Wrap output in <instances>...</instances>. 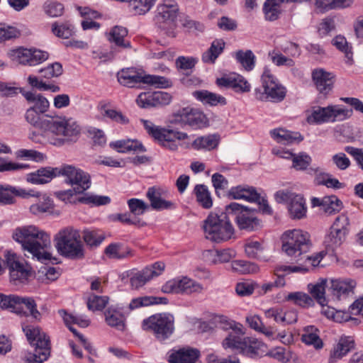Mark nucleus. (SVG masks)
I'll list each match as a JSON object with an SVG mask.
<instances>
[{
    "mask_svg": "<svg viewBox=\"0 0 363 363\" xmlns=\"http://www.w3.org/2000/svg\"><path fill=\"white\" fill-rule=\"evenodd\" d=\"M30 107L26 110V121L32 126L43 131L50 144L60 146L66 142L76 140L80 127L72 118H52L45 116L48 111V100L35 91L18 89Z\"/></svg>",
    "mask_w": 363,
    "mask_h": 363,
    "instance_id": "1",
    "label": "nucleus"
},
{
    "mask_svg": "<svg viewBox=\"0 0 363 363\" xmlns=\"http://www.w3.org/2000/svg\"><path fill=\"white\" fill-rule=\"evenodd\" d=\"M13 238L38 260L44 262L51 259V254L46 251L51 245L50 237L35 226L27 225L16 228Z\"/></svg>",
    "mask_w": 363,
    "mask_h": 363,
    "instance_id": "2",
    "label": "nucleus"
},
{
    "mask_svg": "<svg viewBox=\"0 0 363 363\" xmlns=\"http://www.w3.org/2000/svg\"><path fill=\"white\" fill-rule=\"evenodd\" d=\"M202 228L205 238L217 243L229 240L235 233L230 216L227 215L225 210L220 215L210 213L203 220Z\"/></svg>",
    "mask_w": 363,
    "mask_h": 363,
    "instance_id": "3",
    "label": "nucleus"
},
{
    "mask_svg": "<svg viewBox=\"0 0 363 363\" xmlns=\"http://www.w3.org/2000/svg\"><path fill=\"white\" fill-rule=\"evenodd\" d=\"M54 242L60 255L72 259L84 257V248L79 232L72 227L60 230L55 235Z\"/></svg>",
    "mask_w": 363,
    "mask_h": 363,
    "instance_id": "4",
    "label": "nucleus"
},
{
    "mask_svg": "<svg viewBox=\"0 0 363 363\" xmlns=\"http://www.w3.org/2000/svg\"><path fill=\"white\" fill-rule=\"evenodd\" d=\"M282 251L289 257L291 264L298 263L310 248L308 233L300 229L289 230L281 236Z\"/></svg>",
    "mask_w": 363,
    "mask_h": 363,
    "instance_id": "5",
    "label": "nucleus"
},
{
    "mask_svg": "<svg viewBox=\"0 0 363 363\" xmlns=\"http://www.w3.org/2000/svg\"><path fill=\"white\" fill-rule=\"evenodd\" d=\"M23 330L29 343L35 347L33 353L25 356V361L27 363H43L50 354V337L38 326L26 325Z\"/></svg>",
    "mask_w": 363,
    "mask_h": 363,
    "instance_id": "6",
    "label": "nucleus"
},
{
    "mask_svg": "<svg viewBox=\"0 0 363 363\" xmlns=\"http://www.w3.org/2000/svg\"><path fill=\"white\" fill-rule=\"evenodd\" d=\"M141 121L150 135L162 147L172 151H175L178 148L177 140H184L189 138L186 133L156 126L147 120H141Z\"/></svg>",
    "mask_w": 363,
    "mask_h": 363,
    "instance_id": "7",
    "label": "nucleus"
},
{
    "mask_svg": "<svg viewBox=\"0 0 363 363\" xmlns=\"http://www.w3.org/2000/svg\"><path fill=\"white\" fill-rule=\"evenodd\" d=\"M143 328L153 333L159 341L170 337L174 331V319L168 313H157L143 321Z\"/></svg>",
    "mask_w": 363,
    "mask_h": 363,
    "instance_id": "8",
    "label": "nucleus"
},
{
    "mask_svg": "<svg viewBox=\"0 0 363 363\" xmlns=\"http://www.w3.org/2000/svg\"><path fill=\"white\" fill-rule=\"evenodd\" d=\"M172 122L194 130L204 129L210 125L208 116L201 109L191 107H185L174 113Z\"/></svg>",
    "mask_w": 363,
    "mask_h": 363,
    "instance_id": "9",
    "label": "nucleus"
},
{
    "mask_svg": "<svg viewBox=\"0 0 363 363\" xmlns=\"http://www.w3.org/2000/svg\"><path fill=\"white\" fill-rule=\"evenodd\" d=\"M264 91L255 90L256 98L262 101L280 102L286 96V89L279 83L277 79L269 69H265L262 75Z\"/></svg>",
    "mask_w": 363,
    "mask_h": 363,
    "instance_id": "10",
    "label": "nucleus"
},
{
    "mask_svg": "<svg viewBox=\"0 0 363 363\" xmlns=\"http://www.w3.org/2000/svg\"><path fill=\"white\" fill-rule=\"evenodd\" d=\"M225 211L230 219L234 218L240 230L252 231L260 227L259 220L255 216L254 210L232 202L225 206Z\"/></svg>",
    "mask_w": 363,
    "mask_h": 363,
    "instance_id": "11",
    "label": "nucleus"
},
{
    "mask_svg": "<svg viewBox=\"0 0 363 363\" xmlns=\"http://www.w3.org/2000/svg\"><path fill=\"white\" fill-rule=\"evenodd\" d=\"M352 110L342 108L338 105H332L327 107L318 106L315 108L308 117L310 123H323L327 122L342 121L349 118Z\"/></svg>",
    "mask_w": 363,
    "mask_h": 363,
    "instance_id": "12",
    "label": "nucleus"
},
{
    "mask_svg": "<svg viewBox=\"0 0 363 363\" xmlns=\"http://www.w3.org/2000/svg\"><path fill=\"white\" fill-rule=\"evenodd\" d=\"M61 176L66 178V183L73 187L76 194H83L91 184L89 174L74 165H62Z\"/></svg>",
    "mask_w": 363,
    "mask_h": 363,
    "instance_id": "13",
    "label": "nucleus"
},
{
    "mask_svg": "<svg viewBox=\"0 0 363 363\" xmlns=\"http://www.w3.org/2000/svg\"><path fill=\"white\" fill-rule=\"evenodd\" d=\"M275 200L279 203H287L290 216L301 219L306 216L307 208L303 197L287 189L279 190L274 194Z\"/></svg>",
    "mask_w": 363,
    "mask_h": 363,
    "instance_id": "14",
    "label": "nucleus"
},
{
    "mask_svg": "<svg viewBox=\"0 0 363 363\" xmlns=\"http://www.w3.org/2000/svg\"><path fill=\"white\" fill-rule=\"evenodd\" d=\"M225 349L230 348L246 353L250 356L258 354L263 344L254 338L244 337L243 335H228L222 342Z\"/></svg>",
    "mask_w": 363,
    "mask_h": 363,
    "instance_id": "15",
    "label": "nucleus"
},
{
    "mask_svg": "<svg viewBox=\"0 0 363 363\" xmlns=\"http://www.w3.org/2000/svg\"><path fill=\"white\" fill-rule=\"evenodd\" d=\"M203 290L201 284L187 277L171 279L162 286V291L165 294H199Z\"/></svg>",
    "mask_w": 363,
    "mask_h": 363,
    "instance_id": "16",
    "label": "nucleus"
},
{
    "mask_svg": "<svg viewBox=\"0 0 363 363\" xmlns=\"http://www.w3.org/2000/svg\"><path fill=\"white\" fill-rule=\"evenodd\" d=\"M179 12L178 5L172 0H165L157 8L156 21L158 23H168L170 30L167 32L169 36L174 37V21L177 19Z\"/></svg>",
    "mask_w": 363,
    "mask_h": 363,
    "instance_id": "17",
    "label": "nucleus"
},
{
    "mask_svg": "<svg viewBox=\"0 0 363 363\" xmlns=\"http://www.w3.org/2000/svg\"><path fill=\"white\" fill-rule=\"evenodd\" d=\"M13 57L21 65L35 66L47 60L49 54L38 49L18 48L13 51Z\"/></svg>",
    "mask_w": 363,
    "mask_h": 363,
    "instance_id": "18",
    "label": "nucleus"
},
{
    "mask_svg": "<svg viewBox=\"0 0 363 363\" xmlns=\"http://www.w3.org/2000/svg\"><path fill=\"white\" fill-rule=\"evenodd\" d=\"M61 176V167H46L29 173L26 175V181L33 184H44L49 183L53 178Z\"/></svg>",
    "mask_w": 363,
    "mask_h": 363,
    "instance_id": "19",
    "label": "nucleus"
},
{
    "mask_svg": "<svg viewBox=\"0 0 363 363\" xmlns=\"http://www.w3.org/2000/svg\"><path fill=\"white\" fill-rule=\"evenodd\" d=\"M354 340L351 336L342 335L334 345L328 359L329 363H335L354 348Z\"/></svg>",
    "mask_w": 363,
    "mask_h": 363,
    "instance_id": "20",
    "label": "nucleus"
},
{
    "mask_svg": "<svg viewBox=\"0 0 363 363\" xmlns=\"http://www.w3.org/2000/svg\"><path fill=\"white\" fill-rule=\"evenodd\" d=\"M164 191L158 187L152 186L147 189L146 196L149 200L150 206L155 211H163L175 208V203L166 200L163 196Z\"/></svg>",
    "mask_w": 363,
    "mask_h": 363,
    "instance_id": "21",
    "label": "nucleus"
},
{
    "mask_svg": "<svg viewBox=\"0 0 363 363\" xmlns=\"http://www.w3.org/2000/svg\"><path fill=\"white\" fill-rule=\"evenodd\" d=\"M312 79L320 93L327 94L333 89L335 82L333 73L323 69H315L312 72Z\"/></svg>",
    "mask_w": 363,
    "mask_h": 363,
    "instance_id": "22",
    "label": "nucleus"
},
{
    "mask_svg": "<svg viewBox=\"0 0 363 363\" xmlns=\"http://www.w3.org/2000/svg\"><path fill=\"white\" fill-rule=\"evenodd\" d=\"M128 30L122 26H114L109 33L108 40L113 43L116 48L112 47V54L131 48L130 41L126 39Z\"/></svg>",
    "mask_w": 363,
    "mask_h": 363,
    "instance_id": "23",
    "label": "nucleus"
},
{
    "mask_svg": "<svg viewBox=\"0 0 363 363\" xmlns=\"http://www.w3.org/2000/svg\"><path fill=\"white\" fill-rule=\"evenodd\" d=\"M172 101V96L164 91H155L151 94H140L138 99V104L143 108L149 106H163Z\"/></svg>",
    "mask_w": 363,
    "mask_h": 363,
    "instance_id": "24",
    "label": "nucleus"
},
{
    "mask_svg": "<svg viewBox=\"0 0 363 363\" xmlns=\"http://www.w3.org/2000/svg\"><path fill=\"white\" fill-rule=\"evenodd\" d=\"M26 199L28 196H39L38 194H34L33 191H26L21 188H17L11 185L0 184V204L9 205L15 201L14 197L9 194Z\"/></svg>",
    "mask_w": 363,
    "mask_h": 363,
    "instance_id": "25",
    "label": "nucleus"
},
{
    "mask_svg": "<svg viewBox=\"0 0 363 363\" xmlns=\"http://www.w3.org/2000/svg\"><path fill=\"white\" fill-rule=\"evenodd\" d=\"M145 74L134 67L121 69L117 74L118 81L123 86L133 87L136 84L143 83Z\"/></svg>",
    "mask_w": 363,
    "mask_h": 363,
    "instance_id": "26",
    "label": "nucleus"
},
{
    "mask_svg": "<svg viewBox=\"0 0 363 363\" xmlns=\"http://www.w3.org/2000/svg\"><path fill=\"white\" fill-rule=\"evenodd\" d=\"M313 206H320L328 214L339 212L342 208V201L335 196H325L323 199L313 198L311 200Z\"/></svg>",
    "mask_w": 363,
    "mask_h": 363,
    "instance_id": "27",
    "label": "nucleus"
},
{
    "mask_svg": "<svg viewBox=\"0 0 363 363\" xmlns=\"http://www.w3.org/2000/svg\"><path fill=\"white\" fill-rule=\"evenodd\" d=\"M355 286L356 282L352 279L332 280L328 291L331 292L334 298L340 299L342 296H347L352 293Z\"/></svg>",
    "mask_w": 363,
    "mask_h": 363,
    "instance_id": "28",
    "label": "nucleus"
},
{
    "mask_svg": "<svg viewBox=\"0 0 363 363\" xmlns=\"http://www.w3.org/2000/svg\"><path fill=\"white\" fill-rule=\"evenodd\" d=\"M272 138L278 143L291 145L298 143L303 140V136L298 132H291L283 128H276L270 131Z\"/></svg>",
    "mask_w": 363,
    "mask_h": 363,
    "instance_id": "29",
    "label": "nucleus"
},
{
    "mask_svg": "<svg viewBox=\"0 0 363 363\" xmlns=\"http://www.w3.org/2000/svg\"><path fill=\"white\" fill-rule=\"evenodd\" d=\"M104 254L112 259H123L133 255L130 247L121 242H113L104 250Z\"/></svg>",
    "mask_w": 363,
    "mask_h": 363,
    "instance_id": "30",
    "label": "nucleus"
},
{
    "mask_svg": "<svg viewBox=\"0 0 363 363\" xmlns=\"http://www.w3.org/2000/svg\"><path fill=\"white\" fill-rule=\"evenodd\" d=\"M228 196L233 199H244L250 202L259 199V194L254 187L241 185L232 187L228 191Z\"/></svg>",
    "mask_w": 363,
    "mask_h": 363,
    "instance_id": "31",
    "label": "nucleus"
},
{
    "mask_svg": "<svg viewBox=\"0 0 363 363\" xmlns=\"http://www.w3.org/2000/svg\"><path fill=\"white\" fill-rule=\"evenodd\" d=\"M211 323L216 326H218L222 329L227 330L231 329L232 331L228 335L233 333L237 335H244V332L241 328V325L236 323L235 321L230 320L227 316L223 315H213L211 318Z\"/></svg>",
    "mask_w": 363,
    "mask_h": 363,
    "instance_id": "32",
    "label": "nucleus"
},
{
    "mask_svg": "<svg viewBox=\"0 0 363 363\" xmlns=\"http://www.w3.org/2000/svg\"><path fill=\"white\" fill-rule=\"evenodd\" d=\"M219 141L218 134H208L196 138L191 143V147L196 150H211L218 145Z\"/></svg>",
    "mask_w": 363,
    "mask_h": 363,
    "instance_id": "33",
    "label": "nucleus"
},
{
    "mask_svg": "<svg viewBox=\"0 0 363 363\" xmlns=\"http://www.w3.org/2000/svg\"><path fill=\"white\" fill-rule=\"evenodd\" d=\"M110 146L119 152H140L146 151L143 144L136 140H122L110 143Z\"/></svg>",
    "mask_w": 363,
    "mask_h": 363,
    "instance_id": "34",
    "label": "nucleus"
},
{
    "mask_svg": "<svg viewBox=\"0 0 363 363\" xmlns=\"http://www.w3.org/2000/svg\"><path fill=\"white\" fill-rule=\"evenodd\" d=\"M34 194H38L39 196H31L32 197L39 198V201L30 206V212L33 215H39L46 212H49L54 208L53 201L46 194H41L39 191L32 190ZM28 196L27 198L30 197Z\"/></svg>",
    "mask_w": 363,
    "mask_h": 363,
    "instance_id": "35",
    "label": "nucleus"
},
{
    "mask_svg": "<svg viewBox=\"0 0 363 363\" xmlns=\"http://www.w3.org/2000/svg\"><path fill=\"white\" fill-rule=\"evenodd\" d=\"M225 45L223 39L214 40L210 48L203 53L202 61L204 63L214 64L218 56L223 52Z\"/></svg>",
    "mask_w": 363,
    "mask_h": 363,
    "instance_id": "36",
    "label": "nucleus"
},
{
    "mask_svg": "<svg viewBox=\"0 0 363 363\" xmlns=\"http://www.w3.org/2000/svg\"><path fill=\"white\" fill-rule=\"evenodd\" d=\"M193 96L201 101L204 104L210 106H217L218 104L225 105L227 101L226 99L219 94L210 92L207 90L195 91L193 92Z\"/></svg>",
    "mask_w": 363,
    "mask_h": 363,
    "instance_id": "37",
    "label": "nucleus"
},
{
    "mask_svg": "<svg viewBox=\"0 0 363 363\" xmlns=\"http://www.w3.org/2000/svg\"><path fill=\"white\" fill-rule=\"evenodd\" d=\"M168 300L165 297L153 296H140L133 298L129 303V309L134 310L140 307L149 306L154 304H167Z\"/></svg>",
    "mask_w": 363,
    "mask_h": 363,
    "instance_id": "38",
    "label": "nucleus"
},
{
    "mask_svg": "<svg viewBox=\"0 0 363 363\" xmlns=\"http://www.w3.org/2000/svg\"><path fill=\"white\" fill-rule=\"evenodd\" d=\"M11 281L24 283L30 276V267L24 264L21 260L13 265V268L9 269Z\"/></svg>",
    "mask_w": 363,
    "mask_h": 363,
    "instance_id": "39",
    "label": "nucleus"
},
{
    "mask_svg": "<svg viewBox=\"0 0 363 363\" xmlns=\"http://www.w3.org/2000/svg\"><path fill=\"white\" fill-rule=\"evenodd\" d=\"M318 330L313 325H308L303 328L301 340L306 345H313L315 349L323 347V342L318 335Z\"/></svg>",
    "mask_w": 363,
    "mask_h": 363,
    "instance_id": "40",
    "label": "nucleus"
},
{
    "mask_svg": "<svg viewBox=\"0 0 363 363\" xmlns=\"http://www.w3.org/2000/svg\"><path fill=\"white\" fill-rule=\"evenodd\" d=\"M106 323L119 330H123L125 327L124 316L118 310L109 307L104 313Z\"/></svg>",
    "mask_w": 363,
    "mask_h": 363,
    "instance_id": "41",
    "label": "nucleus"
},
{
    "mask_svg": "<svg viewBox=\"0 0 363 363\" xmlns=\"http://www.w3.org/2000/svg\"><path fill=\"white\" fill-rule=\"evenodd\" d=\"M21 296L3 294L0 300V306L3 309H9L18 315H21L23 310L21 306Z\"/></svg>",
    "mask_w": 363,
    "mask_h": 363,
    "instance_id": "42",
    "label": "nucleus"
},
{
    "mask_svg": "<svg viewBox=\"0 0 363 363\" xmlns=\"http://www.w3.org/2000/svg\"><path fill=\"white\" fill-rule=\"evenodd\" d=\"M24 305L28 311L21 313V316H30L34 320L40 322L42 318V313L38 310L37 303L32 297H21V306Z\"/></svg>",
    "mask_w": 363,
    "mask_h": 363,
    "instance_id": "43",
    "label": "nucleus"
},
{
    "mask_svg": "<svg viewBox=\"0 0 363 363\" xmlns=\"http://www.w3.org/2000/svg\"><path fill=\"white\" fill-rule=\"evenodd\" d=\"M332 44L339 50L345 53V62L352 65L354 63L352 47L349 45L346 38L342 35H337L332 40Z\"/></svg>",
    "mask_w": 363,
    "mask_h": 363,
    "instance_id": "44",
    "label": "nucleus"
},
{
    "mask_svg": "<svg viewBox=\"0 0 363 363\" xmlns=\"http://www.w3.org/2000/svg\"><path fill=\"white\" fill-rule=\"evenodd\" d=\"M197 202L204 208L208 209L213 206L211 194L206 186L197 184L194 188Z\"/></svg>",
    "mask_w": 363,
    "mask_h": 363,
    "instance_id": "45",
    "label": "nucleus"
},
{
    "mask_svg": "<svg viewBox=\"0 0 363 363\" xmlns=\"http://www.w3.org/2000/svg\"><path fill=\"white\" fill-rule=\"evenodd\" d=\"M235 58L242 67L247 71L252 70L255 64V56L248 50L246 51L238 50L235 52Z\"/></svg>",
    "mask_w": 363,
    "mask_h": 363,
    "instance_id": "46",
    "label": "nucleus"
},
{
    "mask_svg": "<svg viewBox=\"0 0 363 363\" xmlns=\"http://www.w3.org/2000/svg\"><path fill=\"white\" fill-rule=\"evenodd\" d=\"M143 84L157 89H166L172 85V82L170 79L164 77L153 74H145Z\"/></svg>",
    "mask_w": 363,
    "mask_h": 363,
    "instance_id": "47",
    "label": "nucleus"
},
{
    "mask_svg": "<svg viewBox=\"0 0 363 363\" xmlns=\"http://www.w3.org/2000/svg\"><path fill=\"white\" fill-rule=\"evenodd\" d=\"M83 239L89 247H96L104 240L105 235L99 230H85L83 232Z\"/></svg>",
    "mask_w": 363,
    "mask_h": 363,
    "instance_id": "48",
    "label": "nucleus"
},
{
    "mask_svg": "<svg viewBox=\"0 0 363 363\" xmlns=\"http://www.w3.org/2000/svg\"><path fill=\"white\" fill-rule=\"evenodd\" d=\"M285 299L288 301H292L296 305L301 307H307L313 304V300L308 294L301 292H292L289 293Z\"/></svg>",
    "mask_w": 363,
    "mask_h": 363,
    "instance_id": "49",
    "label": "nucleus"
},
{
    "mask_svg": "<svg viewBox=\"0 0 363 363\" xmlns=\"http://www.w3.org/2000/svg\"><path fill=\"white\" fill-rule=\"evenodd\" d=\"M52 32L58 38L68 39L72 37L74 33V26L69 22L60 25L55 22L52 24Z\"/></svg>",
    "mask_w": 363,
    "mask_h": 363,
    "instance_id": "50",
    "label": "nucleus"
},
{
    "mask_svg": "<svg viewBox=\"0 0 363 363\" xmlns=\"http://www.w3.org/2000/svg\"><path fill=\"white\" fill-rule=\"evenodd\" d=\"M345 238L344 235L336 232L330 228V232L325 237L324 244L326 247L333 250L342 243Z\"/></svg>",
    "mask_w": 363,
    "mask_h": 363,
    "instance_id": "51",
    "label": "nucleus"
},
{
    "mask_svg": "<svg viewBox=\"0 0 363 363\" xmlns=\"http://www.w3.org/2000/svg\"><path fill=\"white\" fill-rule=\"evenodd\" d=\"M231 265L233 270L240 274L255 273L258 271L255 264L244 260L233 261Z\"/></svg>",
    "mask_w": 363,
    "mask_h": 363,
    "instance_id": "52",
    "label": "nucleus"
},
{
    "mask_svg": "<svg viewBox=\"0 0 363 363\" xmlns=\"http://www.w3.org/2000/svg\"><path fill=\"white\" fill-rule=\"evenodd\" d=\"M156 0H129L130 6L136 14L143 15L150 10Z\"/></svg>",
    "mask_w": 363,
    "mask_h": 363,
    "instance_id": "53",
    "label": "nucleus"
},
{
    "mask_svg": "<svg viewBox=\"0 0 363 363\" xmlns=\"http://www.w3.org/2000/svg\"><path fill=\"white\" fill-rule=\"evenodd\" d=\"M43 8L45 13L52 18L62 16L64 11L63 4L55 1H45Z\"/></svg>",
    "mask_w": 363,
    "mask_h": 363,
    "instance_id": "54",
    "label": "nucleus"
},
{
    "mask_svg": "<svg viewBox=\"0 0 363 363\" xmlns=\"http://www.w3.org/2000/svg\"><path fill=\"white\" fill-rule=\"evenodd\" d=\"M149 269H143L141 272L135 273L130 278V284L133 288L138 289L145 285L151 279V274Z\"/></svg>",
    "mask_w": 363,
    "mask_h": 363,
    "instance_id": "55",
    "label": "nucleus"
},
{
    "mask_svg": "<svg viewBox=\"0 0 363 363\" xmlns=\"http://www.w3.org/2000/svg\"><path fill=\"white\" fill-rule=\"evenodd\" d=\"M325 286L326 281H322L321 282L312 286L310 289V292L312 296L323 307L327 305V300L325 296Z\"/></svg>",
    "mask_w": 363,
    "mask_h": 363,
    "instance_id": "56",
    "label": "nucleus"
},
{
    "mask_svg": "<svg viewBox=\"0 0 363 363\" xmlns=\"http://www.w3.org/2000/svg\"><path fill=\"white\" fill-rule=\"evenodd\" d=\"M77 200L82 203H92L96 206L106 205L111 202V199L108 196L93 194H84V196L79 197Z\"/></svg>",
    "mask_w": 363,
    "mask_h": 363,
    "instance_id": "57",
    "label": "nucleus"
},
{
    "mask_svg": "<svg viewBox=\"0 0 363 363\" xmlns=\"http://www.w3.org/2000/svg\"><path fill=\"white\" fill-rule=\"evenodd\" d=\"M28 82L32 87H35L40 91L50 90L52 92H57L60 91V87L58 86L46 84L43 80H40L38 77L34 75L28 76Z\"/></svg>",
    "mask_w": 363,
    "mask_h": 363,
    "instance_id": "58",
    "label": "nucleus"
},
{
    "mask_svg": "<svg viewBox=\"0 0 363 363\" xmlns=\"http://www.w3.org/2000/svg\"><path fill=\"white\" fill-rule=\"evenodd\" d=\"M108 301V296H101L96 295H90L87 301V307L91 311L103 310Z\"/></svg>",
    "mask_w": 363,
    "mask_h": 363,
    "instance_id": "59",
    "label": "nucleus"
},
{
    "mask_svg": "<svg viewBox=\"0 0 363 363\" xmlns=\"http://www.w3.org/2000/svg\"><path fill=\"white\" fill-rule=\"evenodd\" d=\"M62 65L59 62H55L45 68L40 69L39 72L41 74V77L51 79L60 76L62 74Z\"/></svg>",
    "mask_w": 363,
    "mask_h": 363,
    "instance_id": "60",
    "label": "nucleus"
},
{
    "mask_svg": "<svg viewBox=\"0 0 363 363\" xmlns=\"http://www.w3.org/2000/svg\"><path fill=\"white\" fill-rule=\"evenodd\" d=\"M128 204L130 208V213L135 216L143 215L150 208V206L144 201L138 199H129Z\"/></svg>",
    "mask_w": 363,
    "mask_h": 363,
    "instance_id": "61",
    "label": "nucleus"
},
{
    "mask_svg": "<svg viewBox=\"0 0 363 363\" xmlns=\"http://www.w3.org/2000/svg\"><path fill=\"white\" fill-rule=\"evenodd\" d=\"M311 160V157L308 155L305 152H301L293 157L292 167L296 170H305L310 165Z\"/></svg>",
    "mask_w": 363,
    "mask_h": 363,
    "instance_id": "62",
    "label": "nucleus"
},
{
    "mask_svg": "<svg viewBox=\"0 0 363 363\" xmlns=\"http://www.w3.org/2000/svg\"><path fill=\"white\" fill-rule=\"evenodd\" d=\"M272 62L277 66H286L291 67L295 65V62L290 57H286L279 52L273 50L269 53Z\"/></svg>",
    "mask_w": 363,
    "mask_h": 363,
    "instance_id": "63",
    "label": "nucleus"
},
{
    "mask_svg": "<svg viewBox=\"0 0 363 363\" xmlns=\"http://www.w3.org/2000/svg\"><path fill=\"white\" fill-rule=\"evenodd\" d=\"M335 22L334 18L327 17L322 20L318 27V32L320 37L328 35L335 30Z\"/></svg>",
    "mask_w": 363,
    "mask_h": 363,
    "instance_id": "64",
    "label": "nucleus"
}]
</instances>
